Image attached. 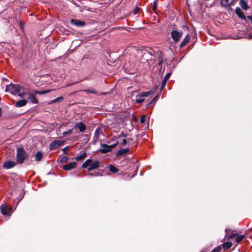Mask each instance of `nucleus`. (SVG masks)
I'll list each match as a JSON object with an SVG mask.
<instances>
[{
    "instance_id": "38",
    "label": "nucleus",
    "mask_w": 252,
    "mask_h": 252,
    "mask_svg": "<svg viewBox=\"0 0 252 252\" xmlns=\"http://www.w3.org/2000/svg\"><path fill=\"white\" fill-rule=\"evenodd\" d=\"M63 152L65 153V154H67V152H68V147H66L65 148H64L63 149Z\"/></svg>"
},
{
    "instance_id": "46",
    "label": "nucleus",
    "mask_w": 252,
    "mask_h": 252,
    "mask_svg": "<svg viewBox=\"0 0 252 252\" xmlns=\"http://www.w3.org/2000/svg\"><path fill=\"white\" fill-rule=\"evenodd\" d=\"M114 139H116L115 137H113V138H112V140H114Z\"/></svg>"
},
{
    "instance_id": "4",
    "label": "nucleus",
    "mask_w": 252,
    "mask_h": 252,
    "mask_svg": "<svg viewBox=\"0 0 252 252\" xmlns=\"http://www.w3.org/2000/svg\"><path fill=\"white\" fill-rule=\"evenodd\" d=\"M183 32L182 31L172 30L171 32V35L173 40L175 42H178L182 37Z\"/></svg>"
},
{
    "instance_id": "27",
    "label": "nucleus",
    "mask_w": 252,
    "mask_h": 252,
    "mask_svg": "<svg viewBox=\"0 0 252 252\" xmlns=\"http://www.w3.org/2000/svg\"><path fill=\"white\" fill-rule=\"evenodd\" d=\"M51 91V90H43V91H35V93L36 94H47L48 93H50Z\"/></svg>"
},
{
    "instance_id": "17",
    "label": "nucleus",
    "mask_w": 252,
    "mask_h": 252,
    "mask_svg": "<svg viewBox=\"0 0 252 252\" xmlns=\"http://www.w3.org/2000/svg\"><path fill=\"white\" fill-rule=\"evenodd\" d=\"M29 98L30 99L31 102L34 104L38 103V100L35 97V94H33L29 93Z\"/></svg>"
},
{
    "instance_id": "23",
    "label": "nucleus",
    "mask_w": 252,
    "mask_h": 252,
    "mask_svg": "<svg viewBox=\"0 0 252 252\" xmlns=\"http://www.w3.org/2000/svg\"><path fill=\"white\" fill-rule=\"evenodd\" d=\"M92 162L91 159H87L82 165V167L85 168L89 167L90 164Z\"/></svg>"
},
{
    "instance_id": "5",
    "label": "nucleus",
    "mask_w": 252,
    "mask_h": 252,
    "mask_svg": "<svg viewBox=\"0 0 252 252\" xmlns=\"http://www.w3.org/2000/svg\"><path fill=\"white\" fill-rule=\"evenodd\" d=\"M153 92L152 91H150L147 92H143L140 93L136 95V99L135 101L138 103H140L143 102L144 101V97L148 96V95L152 94Z\"/></svg>"
},
{
    "instance_id": "18",
    "label": "nucleus",
    "mask_w": 252,
    "mask_h": 252,
    "mask_svg": "<svg viewBox=\"0 0 252 252\" xmlns=\"http://www.w3.org/2000/svg\"><path fill=\"white\" fill-rule=\"evenodd\" d=\"M190 37L189 34H187L185 38L182 41L180 46L181 48L185 46L190 40Z\"/></svg>"
},
{
    "instance_id": "47",
    "label": "nucleus",
    "mask_w": 252,
    "mask_h": 252,
    "mask_svg": "<svg viewBox=\"0 0 252 252\" xmlns=\"http://www.w3.org/2000/svg\"><path fill=\"white\" fill-rule=\"evenodd\" d=\"M200 252H204L203 251H201Z\"/></svg>"
},
{
    "instance_id": "3",
    "label": "nucleus",
    "mask_w": 252,
    "mask_h": 252,
    "mask_svg": "<svg viewBox=\"0 0 252 252\" xmlns=\"http://www.w3.org/2000/svg\"><path fill=\"white\" fill-rule=\"evenodd\" d=\"M118 144V142L117 141L115 144L108 145L106 144H102L101 145V149L99 150L101 153L105 154L110 152Z\"/></svg>"
},
{
    "instance_id": "30",
    "label": "nucleus",
    "mask_w": 252,
    "mask_h": 252,
    "mask_svg": "<svg viewBox=\"0 0 252 252\" xmlns=\"http://www.w3.org/2000/svg\"><path fill=\"white\" fill-rule=\"evenodd\" d=\"M109 170L113 173H115L118 171V169L112 164L109 166Z\"/></svg>"
},
{
    "instance_id": "14",
    "label": "nucleus",
    "mask_w": 252,
    "mask_h": 252,
    "mask_svg": "<svg viewBox=\"0 0 252 252\" xmlns=\"http://www.w3.org/2000/svg\"><path fill=\"white\" fill-rule=\"evenodd\" d=\"M75 127L78 128L80 132H83L86 129L85 125L81 122L77 123L76 124Z\"/></svg>"
},
{
    "instance_id": "32",
    "label": "nucleus",
    "mask_w": 252,
    "mask_h": 252,
    "mask_svg": "<svg viewBox=\"0 0 252 252\" xmlns=\"http://www.w3.org/2000/svg\"><path fill=\"white\" fill-rule=\"evenodd\" d=\"M99 130L98 128H97L95 130L94 134V138H95V139H97L99 137Z\"/></svg>"
},
{
    "instance_id": "45",
    "label": "nucleus",
    "mask_w": 252,
    "mask_h": 252,
    "mask_svg": "<svg viewBox=\"0 0 252 252\" xmlns=\"http://www.w3.org/2000/svg\"><path fill=\"white\" fill-rule=\"evenodd\" d=\"M249 38H252V35H249Z\"/></svg>"
},
{
    "instance_id": "33",
    "label": "nucleus",
    "mask_w": 252,
    "mask_h": 252,
    "mask_svg": "<svg viewBox=\"0 0 252 252\" xmlns=\"http://www.w3.org/2000/svg\"><path fill=\"white\" fill-rule=\"evenodd\" d=\"M221 250V246H218L214 250H213L211 252H220Z\"/></svg>"
},
{
    "instance_id": "1",
    "label": "nucleus",
    "mask_w": 252,
    "mask_h": 252,
    "mask_svg": "<svg viewBox=\"0 0 252 252\" xmlns=\"http://www.w3.org/2000/svg\"><path fill=\"white\" fill-rule=\"evenodd\" d=\"M22 90V87L19 85L10 83L9 85L6 86L5 91L6 92H9L12 94L17 95Z\"/></svg>"
},
{
    "instance_id": "36",
    "label": "nucleus",
    "mask_w": 252,
    "mask_h": 252,
    "mask_svg": "<svg viewBox=\"0 0 252 252\" xmlns=\"http://www.w3.org/2000/svg\"><path fill=\"white\" fill-rule=\"evenodd\" d=\"M127 143V139L126 138H124L122 140V144L123 145H126Z\"/></svg>"
},
{
    "instance_id": "39",
    "label": "nucleus",
    "mask_w": 252,
    "mask_h": 252,
    "mask_svg": "<svg viewBox=\"0 0 252 252\" xmlns=\"http://www.w3.org/2000/svg\"><path fill=\"white\" fill-rule=\"evenodd\" d=\"M72 131V129H69L67 131L64 132L63 133V134L65 135H66L67 134L70 133H71Z\"/></svg>"
},
{
    "instance_id": "41",
    "label": "nucleus",
    "mask_w": 252,
    "mask_h": 252,
    "mask_svg": "<svg viewBox=\"0 0 252 252\" xmlns=\"http://www.w3.org/2000/svg\"><path fill=\"white\" fill-rule=\"evenodd\" d=\"M121 137H126V135H125L124 134H123V133H121V134L118 136V138H121Z\"/></svg>"
},
{
    "instance_id": "7",
    "label": "nucleus",
    "mask_w": 252,
    "mask_h": 252,
    "mask_svg": "<svg viewBox=\"0 0 252 252\" xmlns=\"http://www.w3.org/2000/svg\"><path fill=\"white\" fill-rule=\"evenodd\" d=\"M63 144V141L55 140L52 142L49 145V148L50 150H55L59 148Z\"/></svg>"
},
{
    "instance_id": "31",
    "label": "nucleus",
    "mask_w": 252,
    "mask_h": 252,
    "mask_svg": "<svg viewBox=\"0 0 252 252\" xmlns=\"http://www.w3.org/2000/svg\"><path fill=\"white\" fill-rule=\"evenodd\" d=\"M83 92H86L87 93H91L93 94H96L97 92L93 89H86L83 90Z\"/></svg>"
},
{
    "instance_id": "8",
    "label": "nucleus",
    "mask_w": 252,
    "mask_h": 252,
    "mask_svg": "<svg viewBox=\"0 0 252 252\" xmlns=\"http://www.w3.org/2000/svg\"><path fill=\"white\" fill-rule=\"evenodd\" d=\"M237 237L235 239V242L237 243H239L245 237L244 235H238L236 234H233L229 235L228 237V239H231L236 236Z\"/></svg>"
},
{
    "instance_id": "29",
    "label": "nucleus",
    "mask_w": 252,
    "mask_h": 252,
    "mask_svg": "<svg viewBox=\"0 0 252 252\" xmlns=\"http://www.w3.org/2000/svg\"><path fill=\"white\" fill-rule=\"evenodd\" d=\"M35 160L40 161L42 158V153L41 152H38L35 154Z\"/></svg>"
},
{
    "instance_id": "44",
    "label": "nucleus",
    "mask_w": 252,
    "mask_h": 252,
    "mask_svg": "<svg viewBox=\"0 0 252 252\" xmlns=\"http://www.w3.org/2000/svg\"><path fill=\"white\" fill-rule=\"evenodd\" d=\"M89 175H90V176H93L94 174H93V173H89ZM94 176H95V175H94Z\"/></svg>"
},
{
    "instance_id": "15",
    "label": "nucleus",
    "mask_w": 252,
    "mask_h": 252,
    "mask_svg": "<svg viewBox=\"0 0 252 252\" xmlns=\"http://www.w3.org/2000/svg\"><path fill=\"white\" fill-rule=\"evenodd\" d=\"M235 12L236 14L241 19L246 20V17L245 16L243 12L239 7H237L235 9Z\"/></svg>"
},
{
    "instance_id": "22",
    "label": "nucleus",
    "mask_w": 252,
    "mask_h": 252,
    "mask_svg": "<svg viewBox=\"0 0 252 252\" xmlns=\"http://www.w3.org/2000/svg\"><path fill=\"white\" fill-rule=\"evenodd\" d=\"M129 151L128 148L119 150L117 153V156H119L126 154Z\"/></svg>"
},
{
    "instance_id": "25",
    "label": "nucleus",
    "mask_w": 252,
    "mask_h": 252,
    "mask_svg": "<svg viewBox=\"0 0 252 252\" xmlns=\"http://www.w3.org/2000/svg\"><path fill=\"white\" fill-rule=\"evenodd\" d=\"M28 93L26 92L25 90L22 88V90L21 92H19L17 94L21 98H24L27 94H28Z\"/></svg>"
},
{
    "instance_id": "28",
    "label": "nucleus",
    "mask_w": 252,
    "mask_h": 252,
    "mask_svg": "<svg viewBox=\"0 0 252 252\" xmlns=\"http://www.w3.org/2000/svg\"><path fill=\"white\" fill-rule=\"evenodd\" d=\"M64 99V98L63 96H60L52 100H51V102L50 103H55L59 102H61L63 101Z\"/></svg>"
},
{
    "instance_id": "42",
    "label": "nucleus",
    "mask_w": 252,
    "mask_h": 252,
    "mask_svg": "<svg viewBox=\"0 0 252 252\" xmlns=\"http://www.w3.org/2000/svg\"><path fill=\"white\" fill-rule=\"evenodd\" d=\"M247 18L250 20L252 24V16H248Z\"/></svg>"
},
{
    "instance_id": "6",
    "label": "nucleus",
    "mask_w": 252,
    "mask_h": 252,
    "mask_svg": "<svg viewBox=\"0 0 252 252\" xmlns=\"http://www.w3.org/2000/svg\"><path fill=\"white\" fill-rule=\"evenodd\" d=\"M12 207L10 206H6L2 204L0 206V211L5 216H10L12 213Z\"/></svg>"
},
{
    "instance_id": "9",
    "label": "nucleus",
    "mask_w": 252,
    "mask_h": 252,
    "mask_svg": "<svg viewBox=\"0 0 252 252\" xmlns=\"http://www.w3.org/2000/svg\"><path fill=\"white\" fill-rule=\"evenodd\" d=\"M100 162L99 161H96L93 163H91L89 167H88L87 170L88 171H91L94 169H97L99 166Z\"/></svg>"
},
{
    "instance_id": "24",
    "label": "nucleus",
    "mask_w": 252,
    "mask_h": 252,
    "mask_svg": "<svg viewBox=\"0 0 252 252\" xmlns=\"http://www.w3.org/2000/svg\"><path fill=\"white\" fill-rule=\"evenodd\" d=\"M87 156V154L86 152H83V153H81L80 155L77 156L75 158V159L77 161H81L83 159H84Z\"/></svg>"
},
{
    "instance_id": "40",
    "label": "nucleus",
    "mask_w": 252,
    "mask_h": 252,
    "mask_svg": "<svg viewBox=\"0 0 252 252\" xmlns=\"http://www.w3.org/2000/svg\"><path fill=\"white\" fill-rule=\"evenodd\" d=\"M157 8V3L156 2H155L153 5V9L154 10H156Z\"/></svg>"
},
{
    "instance_id": "21",
    "label": "nucleus",
    "mask_w": 252,
    "mask_h": 252,
    "mask_svg": "<svg viewBox=\"0 0 252 252\" xmlns=\"http://www.w3.org/2000/svg\"><path fill=\"white\" fill-rule=\"evenodd\" d=\"M240 4L241 6V7L245 10H247L249 8V6L248 5L247 2L245 0H240Z\"/></svg>"
},
{
    "instance_id": "37",
    "label": "nucleus",
    "mask_w": 252,
    "mask_h": 252,
    "mask_svg": "<svg viewBox=\"0 0 252 252\" xmlns=\"http://www.w3.org/2000/svg\"><path fill=\"white\" fill-rule=\"evenodd\" d=\"M158 98V95L156 96V97H155L151 101V102H150L149 103V105L151 104L153 102H154V101H155L156 100H157Z\"/></svg>"
},
{
    "instance_id": "11",
    "label": "nucleus",
    "mask_w": 252,
    "mask_h": 252,
    "mask_svg": "<svg viewBox=\"0 0 252 252\" xmlns=\"http://www.w3.org/2000/svg\"><path fill=\"white\" fill-rule=\"evenodd\" d=\"M16 164V163L15 162H13V161H6L4 164H3V168H5V169H10V168H12V167H14Z\"/></svg>"
},
{
    "instance_id": "35",
    "label": "nucleus",
    "mask_w": 252,
    "mask_h": 252,
    "mask_svg": "<svg viewBox=\"0 0 252 252\" xmlns=\"http://www.w3.org/2000/svg\"><path fill=\"white\" fill-rule=\"evenodd\" d=\"M139 10H140V8L139 7H136L134 10H133V13L134 14H137V13H139Z\"/></svg>"
},
{
    "instance_id": "43",
    "label": "nucleus",
    "mask_w": 252,
    "mask_h": 252,
    "mask_svg": "<svg viewBox=\"0 0 252 252\" xmlns=\"http://www.w3.org/2000/svg\"><path fill=\"white\" fill-rule=\"evenodd\" d=\"M67 160L66 157H64L62 159V162H64Z\"/></svg>"
},
{
    "instance_id": "10",
    "label": "nucleus",
    "mask_w": 252,
    "mask_h": 252,
    "mask_svg": "<svg viewBox=\"0 0 252 252\" xmlns=\"http://www.w3.org/2000/svg\"><path fill=\"white\" fill-rule=\"evenodd\" d=\"M76 166V162L75 161H73L68 164L63 165V168L65 170H70L75 168Z\"/></svg>"
},
{
    "instance_id": "34",
    "label": "nucleus",
    "mask_w": 252,
    "mask_h": 252,
    "mask_svg": "<svg viewBox=\"0 0 252 252\" xmlns=\"http://www.w3.org/2000/svg\"><path fill=\"white\" fill-rule=\"evenodd\" d=\"M146 116L143 115L140 118V123L143 124L145 122Z\"/></svg>"
},
{
    "instance_id": "19",
    "label": "nucleus",
    "mask_w": 252,
    "mask_h": 252,
    "mask_svg": "<svg viewBox=\"0 0 252 252\" xmlns=\"http://www.w3.org/2000/svg\"><path fill=\"white\" fill-rule=\"evenodd\" d=\"M170 75H171V74L170 73H168L164 76V79L162 82V84H161V88H160L161 90H162L164 88V87L166 85V83L167 82V81L170 77Z\"/></svg>"
},
{
    "instance_id": "26",
    "label": "nucleus",
    "mask_w": 252,
    "mask_h": 252,
    "mask_svg": "<svg viewBox=\"0 0 252 252\" xmlns=\"http://www.w3.org/2000/svg\"><path fill=\"white\" fill-rule=\"evenodd\" d=\"M232 243L231 242L224 243L222 245L223 249L224 250H228L232 246Z\"/></svg>"
},
{
    "instance_id": "12",
    "label": "nucleus",
    "mask_w": 252,
    "mask_h": 252,
    "mask_svg": "<svg viewBox=\"0 0 252 252\" xmlns=\"http://www.w3.org/2000/svg\"><path fill=\"white\" fill-rule=\"evenodd\" d=\"M133 50H135V49H134ZM135 51H136L137 56H138V57L139 56L147 57V56H148L149 55V53L145 50H135Z\"/></svg>"
},
{
    "instance_id": "2",
    "label": "nucleus",
    "mask_w": 252,
    "mask_h": 252,
    "mask_svg": "<svg viewBox=\"0 0 252 252\" xmlns=\"http://www.w3.org/2000/svg\"><path fill=\"white\" fill-rule=\"evenodd\" d=\"M27 157V153L23 148L17 149L16 160L18 163H22Z\"/></svg>"
},
{
    "instance_id": "13",
    "label": "nucleus",
    "mask_w": 252,
    "mask_h": 252,
    "mask_svg": "<svg viewBox=\"0 0 252 252\" xmlns=\"http://www.w3.org/2000/svg\"><path fill=\"white\" fill-rule=\"evenodd\" d=\"M71 23L77 27H83L85 25V22L76 19H72Z\"/></svg>"
},
{
    "instance_id": "16",
    "label": "nucleus",
    "mask_w": 252,
    "mask_h": 252,
    "mask_svg": "<svg viewBox=\"0 0 252 252\" xmlns=\"http://www.w3.org/2000/svg\"><path fill=\"white\" fill-rule=\"evenodd\" d=\"M28 101L26 99H22L18 101L15 104V106L16 107H21L25 106Z\"/></svg>"
},
{
    "instance_id": "20",
    "label": "nucleus",
    "mask_w": 252,
    "mask_h": 252,
    "mask_svg": "<svg viewBox=\"0 0 252 252\" xmlns=\"http://www.w3.org/2000/svg\"><path fill=\"white\" fill-rule=\"evenodd\" d=\"M234 0H221V4L223 6H228L233 3Z\"/></svg>"
}]
</instances>
